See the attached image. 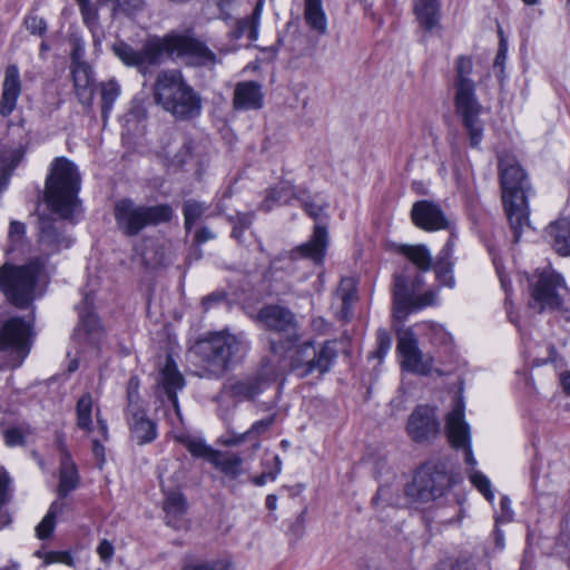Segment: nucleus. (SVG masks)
<instances>
[{
  "label": "nucleus",
  "mask_w": 570,
  "mask_h": 570,
  "mask_svg": "<svg viewBox=\"0 0 570 570\" xmlns=\"http://www.w3.org/2000/svg\"><path fill=\"white\" fill-rule=\"evenodd\" d=\"M111 49L125 66L139 70L160 63L164 55L185 59L190 66L209 69L219 62L217 55L204 41L190 33H170L164 38H150L140 50L132 48L124 40H117Z\"/></svg>",
  "instance_id": "obj_1"
},
{
  "label": "nucleus",
  "mask_w": 570,
  "mask_h": 570,
  "mask_svg": "<svg viewBox=\"0 0 570 570\" xmlns=\"http://www.w3.org/2000/svg\"><path fill=\"white\" fill-rule=\"evenodd\" d=\"M471 57L460 56L454 62L453 104L466 134L469 145L479 148L484 136V124L480 119L484 108L478 99L475 82L472 79Z\"/></svg>",
  "instance_id": "obj_2"
},
{
  "label": "nucleus",
  "mask_w": 570,
  "mask_h": 570,
  "mask_svg": "<svg viewBox=\"0 0 570 570\" xmlns=\"http://www.w3.org/2000/svg\"><path fill=\"white\" fill-rule=\"evenodd\" d=\"M499 171L504 209L513 232V242L518 243L523 229L529 227L527 198L532 189L524 170L515 158L501 157Z\"/></svg>",
  "instance_id": "obj_3"
},
{
  "label": "nucleus",
  "mask_w": 570,
  "mask_h": 570,
  "mask_svg": "<svg viewBox=\"0 0 570 570\" xmlns=\"http://www.w3.org/2000/svg\"><path fill=\"white\" fill-rule=\"evenodd\" d=\"M153 90L155 102L177 120H190L202 112V97L187 83L179 70L160 71Z\"/></svg>",
  "instance_id": "obj_4"
},
{
  "label": "nucleus",
  "mask_w": 570,
  "mask_h": 570,
  "mask_svg": "<svg viewBox=\"0 0 570 570\" xmlns=\"http://www.w3.org/2000/svg\"><path fill=\"white\" fill-rule=\"evenodd\" d=\"M248 342L243 333L220 331L199 340L193 353L199 358L207 376H219L227 367L240 361L248 351Z\"/></svg>",
  "instance_id": "obj_5"
},
{
  "label": "nucleus",
  "mask_w": 570,
  "mask_h": 570,
  "mask_svg": "<svg viewBox=\"0 0 570 570\" xmlns=\"http://www.w3.org/2000/svg\"><path fill=\"white\" fill-rule=\"evenodd\" d=\"M80 175L73 163L65 157L56 158L46 181V202L62 218H69L78 203Z\"/></svg>",
  "instance_id": "obj_6"
},
{
  "label": "nucleus",
  "mask_w": 570,
  "mask_h": 570,
  "mask_svg": "<svg viewBox=\"0 0 570 570\" xmlns=\"http://www.w3.org/2000/svg\"><path fill=\"white\" fill-rule=\"evenodd\" d=\"M45 269L41 257L21 266L4 264L0 267V291L17 307L26 308L35 298V287Z\"/></svg>",
  "instance_id": "obj_7"
},
{
  "label": "nucleus",
  "mask_w": 570,
  "mask_h": 570,
  "mask_svg": "<svg viewBox=\"0 0 570 570\" xmlns=\"http://www.w3.org/2000/svg\"><path fill=\"white\" fill-rule=\"evenodd\" d=\"M174 210L168 204L154 206L139 205L132 199L122 198L115 203L114 217L118 229L128 237L137 236L148 226L168 223Z\"/></svg>",
  "instance_id": "obj_8"
},
{
  "label": "nucleus",
  "mask_w": 570,
  "mask_h": 570,
  "mask_svg": "<svg viewBox=\"0 0 570 570\" xmlns=\"http://www.w3.org/2000/svg\"><path fill=\"white\" fill-rule=\"evenodd\" d=\"M450 487L451 475L446 464L430 461L417 469L405 488V494L412 504L429 503L441 498Z\"/></svg>",
  "instance_id": "obj_9"
},
{
  "label": "nucleus",
  "mask_w": 570,
  "mask_h": 570,
  "mask_svg": "<svg viewBox=\"0 0 570 570\" xmlns=\"http://www.w3.org/2000/svg\"><path fill=\"white\" fill-rule=\"evenodd\" d=\"M294 347L289 355V368L301 379L311 374H325L333 366L337 357V348L335 341H326L318 347L313 341H306L302 344L288 345Z\"/></svg>",
  "instance_id": "obj_10"
},
{
  "label": "nucleus",
  "mask_w": 570,
  "mask_h": 570,
  "mask_svg": "<svg viewBox=\"0 0 570 570\" xmlns=\"http://www.w3.org/2000/svg\"><path fill=\"white\" fill-rule=\"evenodd\" d=\"M424 281L421 275H415L409 281L403 274H395L393 278V316L397 321H404L406 316L415 311L432 306L438 302L435 289H428L422 294L419 291Z\"/></svg>",
  "instance_id": "obj_11"
},
{
  "label": "nucleus",
  "mask_w": 570,
  "mask_h": 570,
  "mask_svg": "<svg viewBox=\"0 0 570 570\" xmlns=\"http://www.w3.org/2000/svg\"><path fill=\"white\" fill-rule=\"evenodd\" d=\"M31 324L21 317L9 318L0 328V366L14 368L21 365L30 351Z\"/></svg>",
  "instance_id": "obj_12"
},
{
  "label": "nucleus",
  "mask_w": 570,
  "mask_h": 570,
  "mask_svg": "<svg viewBox=\"0 0 570 570\" xmlns=\"http://www.w3.org/2000/svg\"><path fill=\"white\" fill-rule=\"evenodd\" d=\"M566 292L567 287L560 274L551 269L542 271L531 285L529 306L538 313L558 309L563 303Z\"/></svg>",
  "instance_id": "obj_13"
},
{
  "label": "nucleus",
  "mask_w": 570,
  "mask_h": 570,
  "mask_svg": "<svg viewBox=\"0 0 570 570\" xmlns=\"http://www.w3.org/2000/svg\"><path fill=\"white\" fill-rule=\"evenodd\" d=\"M409 438L419 444H426L438 438L441 431L435 409L430 405H417L406 422Z\"/></svg>",
  "instance_id": "obj_14"
},
{
  "label": "nucleus",
  "mask_w": 570,
  "mask_h": 570,
  "mask_svg": "<svg viewBox=\"0 0 570 570\" xmlns=\"http://www.w3.org/2000/svg\"><path fill=\"white\" fill-rule=\"evenodd\" d=\"M397 352L400 353L401 366L410 372L426 375L430 373L433 358L425 355L419 348L417 338L412 328H404L397 332Z\"/></svg>",
  "instance_id": "obj_15"
},
{
  "label": "nucleus",
  "mask_w": 570,
  "mask_h": 570,
  "mask_svg": "<svg viewBox=\"0 0 570 570\" xmlns=\"http://www.w3.org/2000/svg\"><path fill=\"white\" fill-rule=\"evenodd\" d=\"M258 321L267 328L277 333H286L287 345H294L301 340L298 322L295 314L281 305H266L258 313Z\"/></svg>",
  "instance_id": "obj_16"
},
{
  "label": "nucleus",
  "mask_w": 570,
  "mask_h": 570,
  "mask_svg": "<svg viewBox=\"0 0 570 570\" xmlns=\"http://www.w3.org/2000/svg\"><path fill=\"white\" fill-rule=\"evenodd\" d=\"M446 434L453 448L464 450V460L472 468L476 464L470 445V430L464 421V403L458 397L454 407L446 416Z\"/></svg>",
  "instance_id": "obj_17"
},
{
  "label": "nucleus",
  "mask_w": 570,
  "mask_h": 570,
  "mask_svg": "<svg viewBox=\"0 0 570 570\" xmlns=\"http://www.w3.org/2000/svg\"><path fill=\"white\" fill-rule=\"evenodd\" d=\"M411 218L421 229L433 232L445 229L449 222L439 205L430 200H419L413 204Z\"/></svg>",
  "instance_id": "obj_18"
},
{
  "label": "nucleus",
  "mask_w": 570,
  "mask_h": 570,
  "mask_svg": "<svg viewBox=\"0 0 570 570\" xmlns=\"http://www.w3.org/2000/svg\"><path fill=\"white\" fill-rule=\"evenodd\" d=\"M38 242L40 252L46 256L57 254L71 245V239L65 234L62 224L49 218L40 220Z\"/></svg>",
  "instance_id": "obj_19"
},
{
  "label": "nucleus",
  "mask_w": 570,
  "mask_h": 570,
  "mask_svg": "<svg viewBox=\"0 0 570 570\" xmlns=\"http://www.w3.org/2000/svg\"><path fill=\"white\" fill-rule=\"evenodd\" d=\"M130 439L139 445L153 442L157 438V424L150 420L144 407L126 410Z\"/></svg>",
  "instance_id": "obj_20"
},
{
  "label": "nucleus",
  "mask_w": 570,
  "mask_h": 570,
  "mask_svg": "<svg viewBox=\"0 0 570 570\" xmlns=\"http://www.w3.org/2000/svg\"><path fill=\"white\" fill-rule=\"evenodd\" d=\"M264 106L262 85L253 81L237 82L233 94V108L235 110H259Z\"/></svg>",
  "instance_id": "obj_21"
},
{
  "label": "nucleus",
  "mask_w": 570,
  "mask_h": 570,
  "mask_svg": "<svg viewBox=\"0 0 570 570\" xmlns=\"http://www.w3.org/2000/svg\"><path fill=\"white\" fill-rule=\"evenodd\" d=\"M328 245V233L325 226L316 225L311 239L291 252L292 258L302 257L321 265Z\"/></svg>",
  "instance_id": "obj_22"
},
{
  "label": "nucleus",
  "mask_w": 570,
  "mask_h": 570,
  "mask_svg": "<svg viewBox=\"0 0 570 570\" xmlns=\"http://www.w3.org/2000/svg\"><path fill=\"white\" fill-rule=\"evenodd\" d=\"M21 94V80L16 65H9L4 71L2 91L0 97V115L8 117L17 107Z\"/></svg>",
  "instance_id": "obj_23"
},
{
  "label": "nucleus",
  "mask_w": 570,
  "mask_h": 570,
  "mask_svg": "<svg viewBox=\"0 0 570 570\" xmlns=\"http://www.w3.org/2000/svg\"><path fill=\"white\" fill-rule=\"evenodd\" d=\"M158 384L163 387L175 411L178 413L177 392L184 387V377L177 370L176 363L170 355L166 356L165 364L159 373Z\"/></svg>",
  "instance_id": "obj_24"
},
{
  "label": "nucleus",
  "mask_w": 570,
  "mask_h": 570,
  "mask_svg": "<svg viewBox=\"0 0 570 570\" xmlns=\"http://www.w3.org/2000/svg\"><path fill=\"white\" fill-rule=\"evenodd\" d=\"M58 443L61 452L60 463V481L58 485L59 500H62L68 495L70 491L78 485V472L75 463L71 461L69 453L67 452L63 440L59 436Z\"/></svg>",
  "instance_id": "obj_25"
},
{
  "label": "nucleus",
  "mask_w": 570,
  "mask_h": 570,
  "mask_svg": "<svg viewBox=\"0 0 570 570\" xmlns=\"http://www.w3.org/2000/svg\"><path fill=\"white\" fill-rule=\"evenodd\" d=\"M75 92L83 106H91L94 98L92 78L87 65L73 62L71 68Z\"/></svg>",
  "instance_id": "obj_26"
},
{
  "label": "nucleus",
  "mask_w": 570,
  "mask_h": 570,
  "mask_svg": "<svg viewBox=\"0 0 570 570\" xmlns=\"http://www.w3.org/2000/svg\"><path fill=\"white\" fill-rule=\"evenodd\" d=\"M413 11L417 22L425 31H432L440 23L441 6L439 0H413Z\"/></svg>",
  "instance_id": "obj_27"
},
{
  "label": "nucleus",
  "mask_w": 570,
  "mask_h": 570,
  "mask_svg": "<svg viewBox=\"0 0 570 570\" xmlns=\"http://www.w3.org/2000/svg\"><path fill=\"white\" fill-rule=\"evenodd\" d=\"M80 323L76 331V335L88 340L89 343H95L100 335V323L95 313L90 311L89 297L86 296L83 305L79 311Z\"/></svg>",
  "instance_id": "obj_28"
},
{
  "label": "nucleus",
  "mask_w": 570,
  "mask_h": 570,
  "mask_svg": "<svg viewBox=\"0 0 570 570\" xmlns=\"http://www.w3.org/2000/svg\"><path fill=\"white\" fill-rule=\"evenodd\" d=\"M547 234L551 238L552 247L559 255H570V219L560 218L550 224Z\"/></svg>",
  "instance_id": "obj_29"
},
{
  "label": "nucleus",
  "mask_w": 570,
  "mask_h": 570,
  "mask_svg": "<svg viewBox=\"0 0 570 570\" xmlns=\"http://www.w3.org/2000/svg\"><path fill=\"white\" fill-rule=\"evenodd\" d=\"M298 190L299 188H296L289 181H281L266 191V196L261 204V209L269 212L276 204L288 205L291 199H296Z\"/></svg>",
  "instance_id": "obj_30"
},
{
  "label": "nucleus",
  "mask_w": 570,
  "mask_h": 570,
  "mask_svg": "<svg viewBox=\"0 0 570 570\" xmlns=\"http://www.w3.org/2000/svg\"><path fill=\"white\" fill-rule=\"evenodd\" d=\"M261 391V381L257 379L230 381L224 385V393L238 402L252 400Z\"/></svg>",
  "instance_id": "obj_31"
},
{
  "label": "nucleus",
  "mask_w": 570,
  "mask_h": 570,
  "mask_svg": "<svg viewBox=\"0 0 570 570\" xmlns=\"http://www.w3.org/2000/svg\"><path fill=\"white\" fill-rule=\"evenodd\" d=\"M210 464L229 479H237L243 473V458L236 453L216 451Z\"/></svg>",
  "instance_id": "obj_32"
},
{
  "label": "nucleus",
  "mask_w": 570,
  "mask_h": 570,
  "mask_svg": "<svg viewBox=\"0 0 570 570\" xmlns=\"http://www.w3.org/2000/svg\"><path fill=\"white\" fill-rule=\"evenodd\" d=\"M304 19L308 27L320 35L327 31V19L322 0H304Z\"/></svg>",
  "instance_id": "obj_33"
},
{
  "label": "nucleus",
  "mask_w": 570,
  "mask_h": 570,
  "mask_svg": "<svg viewBox=\"0 0 570 570\" xmlns=\"http://www.w3.org/2000/svg\"><path fill=\"white\" fill-rule=\"evenodd\" d=\"M397 252L406 257L417 269L428 272L432 267V256L425 245H400Z\"/></svg>",
  "instance_id": "obj_34"
},
{
  "label": "nucleus",
  "mask_w": 570,
  "mask_h": 570,
  "mask_svg": "<svg viewBox=\"0 0 570 570\" xmlns=\"http://www.w3.org/2000/svg\"><path fill=\"white\" fill-rule=\"evenodd\" d=\"M296 199L301 203L305 213L313 219H318L324 210L328 207V203L320 195H311L305 188H299Z\"/></svg>",
  "instance_id": "obj_35"
},
{
  "label": "nucleus",
  "mask_w": 570,
  "mask_h": 570,
  "mask_svg": "<svg viewBox=\"0 0 570 570\" xmlns=\"http://www.w3.org/2000/svg\"><path fill=\"white\" fill-rule=\"evenodd\" d=\"M164 510L166 512L167 524L177 528V519L186 511V501L183 494L178 492H170L165 500Z\"/></svg>",
  "instance_id": "obj_36"
},
{
  "label": "nucleus",
  "mask_w": 570,
  "mask_h": 570,
  "mask_svg": "<svg viewBox=\"0 0 570 570\" xmlns=\"http://www.w3.org/2000/svg\"><path fill=\"white\" fill-rule=\"evenodd\" d=\"M94 400L90 393H85L77 402V426L88 433L92 431V414Z\"/></svg>",
  "instance_id": "obj_37"
},
{
  "label": "nucleus",
  "mask_w": 570,
  "mask_h": 570,
  "mask_svg": "<svg viewBox=\"0 0 570 570\" xmlns=\"http://www.w3.org/2000/svg\"><path fill=\"white\" fill-rule=\"evenodd\" d=\"M66 503L62 500H56L51 503L47 514L36 527V534L40 540L49 538L55 529L56 517L65 509Z\"/></svg>",
  "instance_id": "obj_38"
},
{
  "label": "nucleus",
  "mask_w": 570,
  "mask_h": 570,
  "mask_svg": "<svg viewBox=\"0 0 570 570\" xmlns=\"http://www.w3.org/2000/svg\"><path fill=\"white\" fill-rule=\"evenodd\" d=\"M164 154L173 165L181 166L191 155L190 141L186 138H181L179 141L174 140L170 146L165 147Z\"/></svg>",
  "instance_id": "obj_39"
},
{
  "label": "nucleus",
  "mask_w": 570,
  "mask_h": 570,
  "mask_svg": "<svg viewBox=\"0 0 570 570\" xmlns=\"http://www.w3.org/2000/svg\"><path fill=\"white\" fill-rule=\"evenodd\" d=\"M209 205L195 199H187L183 204L184 227L190 232L198 219L207 212Z\"/></svg>",
  "instance_id": "obj_40"
},
{
  "label": "nucleus",
  "mask_w": 570,
  "mask_h": 570,
  "mask_svg": "<svg viewBox=\"0 0 570 570\" xmlns=\"http://www.w3.org/2000/svg\"><path fill=\"white\" fill-rule=\"evenodd\" d=\"M120 95L119 83L110 79L107 82L101 83V116L106 120L114 106V102Z\"/></svg>",
  "instance_id": "obj_41"
},
{
  "label": "nucleus",
  "mask_w": 570,
  "mask_h": 570,
  "mask_svg": "<svg viewBox=\"0 0 570 570\" xmlns=\"http://www.w3.org/2000/svg\"><path fill=\"white\" fill-rule=\"evenodd\" d=\"M180 442L191 455L206 459L209 463L217 451L207 445L203 440L193 436H181Z\"/></svg>",
  "instance_id": "obj_42"
},
{
  "label": "nucleus",
  "mask_w": 570,
  "mask_h": 570,
  "mask_svg": "<svg viewBox=\"0 0 570 570\" xmlns=\"http://www.w3.org/2000/svg\"><path fill=\"white\" fill-rule=\"evenodd\" d=\"M335 296L342 301V311L347 313L356 298V284L352 277H343L335 291Z\"/></svg>",
  "instance_id": "obj_43"
},
{
  "label": "nucleus",
  "mask_w": 570,
  "mask_h": 570,
  "mask_svg": "<svg viewBox=\"0 0 570 570\" xmlns=\"http://www.w3.org/2000/svg\"><path fill=\"white\" fill-rule=\"evenodd\" d=\"M263 4L264 0H258L252 16L242 21L240 30L247 33V37L250 40H255L257 38V28L262 16Z\"/></svg>",
  "instance_id": "obj_44"
},
{
  "label": "nucleus",
  "mask_w": 570,
  "mask_h": 570,
  "mask_svg": "<svg viewBox=\"0 0 570 570\" xmlns=\"http://www.w3.org/2000/svg\"><path fill=\"white\" fill-rule=\"evenodd\" d=\"M181 570H234L233 564L227 559H214L197 561L186 564Z\"/></svg>",
  "instance_id": "obj_45"
},
{
  "label": "nucleus",
  "mask_w": 570,
  "mask_h": 570,
  "mask_svg": "<svg viewBox=\"0 0 570 570\" xmlns=\"http://www.w3.org/2000/svg\"><path fill=\"white\" fill-rule=\"evenodd\" d=\"M469 479L471 483L484 495V498L493 502L494 494L491 490V482L490 480L480 471L471 470L469 473Z\"/></svg>",
  "instance_id": "obj_46"
},
{
  "label": "nucleus",
  "mask_w": 570,
  "mask_h": 570,
  "mask_svg": "<svg viewBox=\"0 0 570 570\" xmlns=\"http://www.w3.org/2000/svg\"><path fill=\"white\" fill-rule=\"evenodd\" d=\"M139 385L140 381L138 376L134 375L130 376L127 384V410H135L142 407L140 405V397H139Z\"/></svg>",
  "instance_id": "obj_47"
},
{
  "label": "nucleus",
  "mask_w": 570,
  "mask_h": 570,
  "mask_svg": "<svg viewBox=\"0 0 570 570\" xmlns=\"http://www.w3.org/2000/svg\"><path fill=\"white\" fill-rule=\"evenodd\" d=\"M428 335L430 336V341L434 345H446L451 341L450 334L445 331L442 325L439 324H428Z\"/></svg>",
  "instance_id": "obj_48"
},
{
  "label": "nucleus",
  "mask_w": 570,
  "mask_h": 570,
  "mask_svg": "<svg viewBox=\"0 0 570 570\" xmlns=\"http://www.w3.org/2000/svg\"><path fill=\"white\" fill-rule=\"evenodd\" d=\"M275 422V414H272L263 420L256 421L253 425L246 431L249 439H258L262 434L269 431Z\"/></svg>",
  "instance_id": "obj_49"
},
{
  "label": "nucleus",
  "mask_w": 570,
  "mask_h": 570,
  "mask_svg": "<svg viewBox=\"0 0 570 570\" xmlns=\"http://www.w3.org/2000/svg\"><path fill=\"white\" fill-rule=\"evenodd\" d=\"M26 233V226L23 223L12 220L9 227V240L11 244V250L18 248L23 239Z\"/></svg>",
  "instance_id": "obj_50"
},
{
  "label": "nucleus",
  "mask_w": 570,
  "mask_h": 570,
  "mask_svg": "<svg viewBox=\"0 0 570 570\" xmlns=\"http://www.w3.org/2000/svg\"><path fill=\"white\" fill-rule=\"evenodd\" d=\"M452 263H442L436 262L434 265V271L439 282L445 286H452L454 284V278L451 269Z\"/></svg>",
  "instance_id": "obj_51"
},
{
  "label": "nucleus",
  "mask_w": 570,
  "mask_h": 570,
  "mask_svg": "<svg viewBox=\"0 0 570 570\" xmlns=\"http://www.w3.org/2000/svg\"><path fill=\"white\" fill-rule=\"evenodd\" d=\"M376 343L377 348L374 352V356L379 360H382L386 353L390 351L392 345V340L387 331L385 330H379L376 333Z\"/></svg>",
  "instance_id": "obj_52"
},
{
  "label": "nucleus",
  "mask_w": 570,
  "mask_h": 570,
  "mask_svg": "<svg viewBox=\"0 0 570 570\" xmlns=\"http://www.w3.org/2000/svg\"><path fill=\"white\" fill-rule=\"evenodd\" d=\"M274 470L269 472H263L262 474L253 479V483L257 487H263L268 480L274 481L282 471V460L278 455H274Z\"/></svg>",
  "instance_id": "obj_53"
},
{
  "label": "nucleus",
  "mask_w": 570,
  "mask_h": 570,
  "mask_svg": "<svg viewBox=\"0 0 570 570\" xmlns=\"http://www.w3.org/2000/svg\"><path fill=\"white\" fill-rule=\"evenodd\" d=\"M83 22L94 28L97 24L98 16L96 9L91 6L89 0L78 1Z\"/></svg>",
  "instance_id": "obj_54"
},
{
  "label": "nucleus",
  "mask_w": 570,
  "mask_h": 570,
  "mask_svg": "<svg viewBox=\"0 0 570 570\" xmlns=\"http://www.w3.org/2000/svg\"><path fill=\"white\" fill-rule=\"evenodd\" d=\"M24 24L33 35L42 36L47 31L46 20L38 16H28L24 20Z\"/></svg>",
  "instance_id": "obj_55"
},
{
  "label": "nucleus",
  "mask_w": 570,
  "mask_h": 570,
  "mask_svg": "<svg viewBox=\"0 0 570 570\" xmlns=\"http://www.w3.org/2000/svg\"><path fill=\"white\" fill-rule=\"evenodd\" d=\"M513 511L511 509V501L508 497H502L500 500V513L495 517V523H507L512 521Z\"/></svg>",
  "instance_id": "obj_56"
},
{
  "label": "nucleus",
  "mask_w": 570,
  "mask_h": 570,
  "mask_svg": "<svg viewBox=\"0 0 570 570\" xmlns=\"http://www.w3.org/2000/svg\"><path fill=\"white\" fill-rule=\"evenodd\" d=\"M438 570H470V564L468 560L448 559L440 562Z\"/></svg>",
  "instance_id": "obj_57"
},
{
  "label": "nucleus",
  "mask_w": 570,
  "mask_h": 570,
  "mask_svg": "<svg viewBox=\"0 0 570 570\" xmlns=\"http://www.w3.org/2000/svg\"><path fill=\"white\" fill-rule=\"evenodd\" d=\"M216 237V234L207 226H202L194 234V243L196 245H202L208 240H212Z\"/></svg>",
  "instance_id": "obj_58"
},
{
  "label": "nucleus",
  "mask_w": 570,
  "mask_h": 570,
  "mask_svg": "<svg viewBox=\"0 0 570 570\" xmlns=\"http://www.w3.org/2000/svg\"><path fill=\"white\" fill-rule=\"evenodd\" d=\"M53 562H63L67 564H71L72 559L67 552H49L45 556V564H50Z\"/></svg>",
  "instance_id": "obj_59"
},
{
  "label": "nucleus",
  "mask_w": 570,
  "mask_h": 570,
  "mask_svg": "<svg viewBox=\"0 0 570 570\" xmlns=\"http://www.w3.org/2000/svg\"><path fill=\"white\" fill-rule=\"evenodd\" d=\"M4 440L9 446H16L23 443V435L18 429H9L4 432Z\"/></svg>",
  "instance_id": "obj_60"
},
{
  "label": "nucleus",
  "mask_w": 570,
  "mask_h": 570,
  "mask_svg": "<svg viewBox=\"0 0 570 570\" xmlns=\"http://www.w3.org/2000/svg\"><path fill=\"white\" fill-rule=\"evenodd\" d=\"M9 483L8 474H0V509L9 501Z\"/></svg>",
  "instance_id": "obj_61"
},
{
  "label": "nucleus",
  "mask_w": 570,
  "mask_h": 570,
  "mask_svg": "<svg viewBox=\"0 0 570 570\" xmlns=\"http://www.w3.org/2000/svg\"><path fill=\"white\" fill-rule=\"evenodd\" d=\"M97 553L104 562H108L114 554V547L111 542L106 539L102 540L97 548Z\"/></svg>",
  "instance_id": "obj_62"
},
{
  "label": "nucleus",
  "mask_w": 570,
  "mask_h": 570,
  "mask_svg": "<svg viewBox=\"0 0 570 570\" xmlns=\"http://www.w3.org/2000/svg\"><path fill=\"white\" fill-rule=\"evenodd\" d=\"M311 327L317 334H326L328 332L331 325L325 318H323L321 316H316V317L312 318Z\"/></svg>",
  "instance_id": "obj_63"
},
{
  "label": "nucleus",
  "mask_w": 570,
  "mask_h": 570,
  "mask_svg": "<svg viewBox=\"0 0 570 570\" xmlns=\"http://www.w3.org/2000/svg\"><path fill=\"white\" fill-rule=\"evenodd\" d=\"M233 223L240 226L242 229L248 228L253 223V214L250 213H238L235 218H232Z\"/></svg>",
  "instance_id": "obj_64"
}]
</instances>
